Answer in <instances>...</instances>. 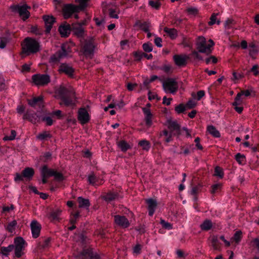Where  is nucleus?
Here are the masks:
<instances>
[{"mask_svg":"<svg viewBox=\"0 0 259 259\" xmlns=\"http://www.w3.org/2000/svg\"><path fill=\"white\" fill-rule=\"evenodd\" d=\"M58 96L61 100L60 105L66 106H74L75 105L76 97L74 90L70 88L60 87L57 91Z\"/></svg>","mask_w":259,"mask_h":259,"instance_id":"1","label":"nucleus"},{"mask_svg":"<svg viewBox=\"0 0 259 259\" xmlns=\"http://www.w3.org/2000/svg\"><path fill=\"white\" fill-rule=\"evenodd\" d=\"M39 42L35 39L27 37L24 39L22 46V52L26 55L35 54L40 51Z\"/></svg>","mask_w":259,"mask_h":259,"instance_id":"2","label":"nucleus"},{"mask_svg":"<svg viewBox=\"0 0 259 259\" xmlns=\"http://www.w3.org/2000/svg\"><path fill=\"white\" fill-rule=\"evenodd\" d=\"M214 45V43L212 39H209L207 41L204 37L200 36L198 38L196 42V49L200 53L208 54L211 53L210 48Z\"/></svg>","mask_w":259,"mask_h":259,"instance_id":"3","label":"nucleus"},{"mask_svg":"<svg viewBox=\"0 0 259 259\" xmlns=\"http://www.w3.org/2000/svg\"><path fill=\"white\" fill-rule=\"evenodd\" d=\"M97 46V44L92 37L86 39L82 44V51L87 57L92 58Z\"/></svg>","mask_w":259,"mask_h":259,"instance_id":"4","label":"nucleus"},{"mask_svg":"<svg viewBox=\"0 0 259 259\" xmlns=\"http://www.w3.org/2000/svg\"><path fill=\"white\" fill-rule=\"evenodd\" d=\"M162 87L166 93L175 94L178 89V84L176 80L172 78L165 79L162 82Z\"/></svg>","mask_w":259,"mask_h":259,"instance_id":"5","label":"nucleus"},{"mask_svg":"<svg viewBox=\"0 0 259 259\" xmlns=\"http://www.w3.org/2000/svg\"><path fill=\"white\" fill-rule=\"evenodd\" d=\"M33 82L37 86H46L51 81L50 76L46 74H36L32 76Z\"/></svg>","mask_w":259,"mask_h":259,"instance_id":"6","label":"nucleus"},{"mask_svg":"<svg viewBox=\"0 0 259 259\" xmlns=\"http://www.w3.org/2000/svg\"><path fill=\"white\" fill-rule=\"evenodd\" d=\"M34 174V171L32 168L26 167L22 170L21 174L16 173L14 178L15 182L23 181L24 179L30 180Z\"/></svg>","mask_w":259,"mask_h":259,"instance_id":"7","label":"nucleus"},{"mask_svg":"<svg viewBox=\"0 0 259 259\" xmlns=\"http://www.w3.org/2000/svg\"><path fill=\"white\" fill-rule=\"evenodd\" d=\"M15 255L19 258L23 254V250L25 248V240L21 237H16L14 239Z\"/></svg>","mask_w":259,"mask_h":259,"instance_id":"8","label":"nucleus"},{"mask_svg":"<svg viewBox=\"0 0 259 259\" xmlns=\"http://www.w3.org/2000/svg\"><path fill=\"white\" fill-rule=\"evenodd\" d=\"M30 8V7L26 4L22 6L18 5L14 7V10L18 11L20 16L23 20H25L29 17L30 13L28 11V9Z\"/></svg>","mask_w":259,"mask_h":259,"instance_id":"9","label":"nucleus"},{"mask_svg":"<svg viewBox=\"0 0 259 259\" xmlns=\"http://www.w3.org/2000/svg\"><path fill=\"white\" fill-rule=\"evenodd\" d=\"M79 11L77 6L71 4L66 5L63 9L64 17L65 19H68L73 13L77 12Z\"/></svg>","mask_w":259,"mask_h":259,"instance_id":"10","label":"nucleus"},{"mask_svg":"<svg viewBox=\"0 0 259 259\" xmlns=\"http://www.w3.org/2000/svg\"><path fill=\"white\" fill-rule=\"evenodd\" d=\"M69 52L70 51L69 50L66 49V46L65 45H63L61 47V50L51 57V60L53 61H59L60 59L66 57L68 55Z\"/></svg>","mask_w":259,"mask_h":259,"instance_id":"11","label":"nucleus"},{"mask_svg":"<svg viewBox=\"0 0 259 259\" xmlns=\"http://www.w3.org/2000/svg\"><path fill=\"white\" fill-rule=\"evenodd\" d=\"M77 118L82 124L87 123L90 119L89 114L84 108H80L78 110Z\"/></svg>","mask_w":259,"mask_h":259,"instance_id":"12","label":"nucleus"},{"mask_svg":"<svg viewBox=\"0 0 259 259\" xmlns=\"http://www.w3.org/2000/svg\"><path fill=\"white\" fill-rule=\"evenodd\" d=\"M82 259H101L99 255L92 248L84 249L81 253Z\"/></svg>","mask_w":259,"mask_h":259,"instance_id":"13","label":"nucleus"},{"mask_svg":"<svg viewBox=\"0 0 259 259\" xmlns=\"http://www.w3.org/2000/svg\"><path fill=\"white\" fill-rule=\"evenodd\" d=\"M30 228L32 237L34 238H37L41 230V226L40 224L36 220H33L30 224Z\"/></svg>","mask_w":259,"mask_h":259,"instance_id":"14","label":"nucleus"},{"mask_svg":"<svg viewBox=\"0 0 259 259\" xmlns=\"http://www.w3.org/2000/svg\"><path fill=\"white\" fill-rule=\"evenodd\" d=\"M46 26V31L49 33L51 31L52 25L55 22V18L53 16L44 15L42 17Z\"/></svg>","mask_w":259,"mask_h":259,"instance_id":"15","label":"nucleus"},{"mask_svg":"<svg viewBox=\"0 0 259 259\" xmlns=\"http://www.w3.org/2000/svg\"><path fill=\"white\" fill-rule=\"evenodd\" d=\"M189 59V56L186 55H176L174 56V61L176 64L179 66H185L187 61Z\"/></svg>","mask_w":259,"mask_h":259,"instance_id":"16","label":"nucleus"},{"mask_svg":"<svg viewBox=\"0 0 259 259\" xmlns=\"http://www.w3.org/2000/svg\"><path fill=\"white\" fill-rule=\"evenodd\" d=\"M114 221L117 225L123 228H127L130 226L129 221L124 216L115 215Z\"/></svg>","mask_w":259,"mask_h":259,"instance_id":"17","label":"nucleus"},{"mask_svg":"<svg viewBox=\"0 0 259 259\" xmlns=\"http://www.w3.org/2000/svg\"><path fill=\"white\" fill-rule=\"evenodd\" d=\"M142 110L145 115V121L146 125L148 128L151 126L152 124V117L153 115L151 113L150 110L147 108H143Z\"/></svg>","mask_w":259,"mask_h":259,"instance_id":"18","label":"nucleus"},{"mask_svg":"<svg viewBox=\"0 0 259 259\" xmlns=\"http://www.w3.org/2000/svg\"><path fill=\"white\" fill-rule=\"evenodd\" d=\"M167 127L170 130L169 132L173 133V134L179 135L180 134V126L176 121L172 120L168 121Z\"/></svg>","mask_w":259,"mask_h":259,"instance_id":"19","label":"nucleus"},{"mask_svg":"<svg viewBox=\"0 0 259 259\" xmlns=\"http://www.w3.org/2000/svg\"><path fill=\"white\" fill-rule=\"evenodd\" d=\"M88 181L90 184L94 186H99L103 183V180L97 177L94 173L88 176Z\"/></svg>","mask_w":259,"mask_h":259,"instance_id":"20","label":"nucleus"},{"mask_svg":"<svg viewBox=\"0 0 259 259\" xmlns=\"http://www.w3.org/2000/svg\"><path fill=\"white\" fill-rule=\"evenodd\" d=\"M146 202L148 204V209L149 215L152 216L155 212V210L157 206L156 201L153 199H149L146 200Z\"/></svg>","mask_w":259,"mask_h":259,"instance_id":"21","label":"nucleus"},{"mask_svg":"<svg viewBox=\"0 0 259 259\" xmlns=\"http://www.w3.org/2000/svg\"><path fill=\"white\" fill-rule=\"evenodd\" d=\"M60 72H63L69 76H72L74 72L73 69L66 64H62L60 65L59 69Z\"/></svg>","mask_w":259,"mask_h":259,"instance_id":"22","label":"nucleus"},{"mask_svg":"<svg viewBox=\"0 0 259 259\" xmlns=\"http://www.w3.org/2000/svg\"><path fill=\"white\" fill-rule=\"evenodd\" d=\"M134 27L139 28L145 32H148L150 24L146 22H142L140 20H137L134 25Z\"/></svg>","mask_w":259,"mask_h":259,"instance_id":"23","label":"nucleus"},{"mask_svg":"<svg viewBox=\"0 0 259 259\" xmlns=\"http://www.w3.org/2000/svg\"><path fill=\"white\" fill-rule=\"evenodd\" d=\"M59 31L61 36H68L70 32V26L68 24L61 25L59 28Z\"/></svg>","mask_w":259,"mask_h":259,"instance_id":"24","label":"nucleus"},{"mask_svg":"<svg viewBox=\"0 0 259 259\" xmlns=\"http://www.w3.org/2000/svg\"><path fill=\"white\" fill-rule=\"evenodd\" d=\"M163 30L172 39H176L178 36V31L175 28H169L166 27L164 28Z\"/></svg>","mask_w":259,"mask_h":259,"instance_id":"25","label":"nucleus"},{"mask_svg":"<svg viewBox=\"0 0 259 259\" xmlns=\"http://www.w3.org/2000/svg\"><path fill=\"white\" fill-rule=\"evenodd\" d=\"M52 135L49 131H43L36 136V139L40 141H45L51 138Z\"/></svg>","mask_w":259,"mask_h":259,"instance_id":"26","label":"nucleus"},{"mask_svg":"<svg viewBox=\"0 0 259 259\" xmlns=\"http://www.w3.org/2000/svg\"><path fill=\"white\" fill-rule=\"evenodd\" d=\"M14 249V246L13 244L9 245L7 247L2 246L0 248V253L7 256L9 253Z\"/></svg>","mask_w":259,"mask_h":259,"instance_id":"27","label":"nucleus"},{"mask_svg":"<svg viewBox=\"0 0 259 259\" xmlns=\"http://www.w3.org/2000/svg\"><path fill=\"white\" fill-rule=\"evenodd\" d=\"M77 201L79 204V207L88 208L90 205V203L88 199H84L81 197H79L77 198Z\"/></svg>","mask_w":259,"mask_h":259,"instance_id":"28","label":"nucleus"},{"mask_svg":"<svg viewBox=\"0 0 259 259\" xmlns=\"http://www.w3.org/2000/svg\"><path fill=\"white\" fill-rule=\"evenodd\" d=\"M212 227V223L209 220H205L200 225V227L202 231H208Z\"/></svg>","mask_w":259,"mask_h":259,"instance_id":"29","label":"nucleus"},{"mask_svg":"<svg viewBox=\"0 0 259 259\" xmlns=\"http://www.w3.org/2000/svg\"><path fill=\"white\" fill-rule=\"evenodd\" d=\"M173 133L168 132L166 130H164L160 133L161 137H164V141L166 143H169L172 141V135Z\"/></svg>","mask_w":259,"mask_h":259,"instance_id":"30","label":"nucleus"},{"mask_svg":"<svg viewBox=\"0 0 259 259\" xmlns=\"http://www.w3.org/2000/svg\"><path fill=\"white\" fill-rule=\"evenodd\" d=\"M117 198L118 194L117 193L112 192H110L103 196L104 199L107 202L114 200Z\"/></svg>","mask_w":259,"mask_h":259,"instance_id":"31","label":"nucleus"},{"mask_svg":"<svg viewBox=\"0 0 259 259\" xmlns=\"http://www.w3.org/2000/svg\"><path fill=\"white\" fill-rule=\"evenodd\" d=\"M54 170L48 169L46 166H44L41 170V177L53 176Z\"/></svg>","mask_w":259,"mask_h":259,"instance_id":"32","label":"nucleus"},{"mask_svg":"<svg viewBox=\"0 0 259 259\" xmlns=\"http://www.w3.org/2000/svg\"><path fill=\"white\" fill-rule=\"evenodd\" d=\"M207 131L214 137L218 138L220 137L219 132L212 125H210L207 127Z\"/></svg>","mask_w":259,"mask_h":259,"instance_id":"33","label":"nucleus"},{"mask_svg":"<svg viewBox=\"0 0 259 259\" xmlns=\"http://www.w3.org/2000/svg\"><path fill=\"white\" fill-rule=\"evenodd\" d=\"M118 146L120 148L121 150L123 152L126 151L131 148L130 145L125 141H120L117 143Z\"/></svg>","mask_w":259,"mask_h":259,"instance_id":"34","label":"nucleus"},{"mask_svg":"<svg viewBox=\"0 0 259 259\" xmlns=\"http://www.w3.org/2000/svg\"><path fill=\"white\" fill-rule=\"evenodd\" d=\"M211 246L214 250H220V246L218 242V237L213 236L211 238Z\"/></svg>","mask_w":259,"mask_h":259,"instance_id":"35","label":"nucleus"},{"mask_svg":"<svg viewBox=\"0 0 259 259\" xmlns=\"http://www.w3.org/2000/svg\"><path fill=\"white\" fill-rule=\"evenodd\" d=\"M42 101V97L41 96L33 98L31 100L28 101V104L32 107L35 106L39 102L41 103Z\"/></svg>","mask_w":259,"mask_h":259,"instance_id":"36","label":"nucleus"},{"mask_svg":"<svg viewBox=\"0 0 259 259\" xmlns=\"http://www.w3.org/2000/svg\"><path fill=\"white\" fill-rule=\"evenodd\" d=\"M17 224V223L16 221L13 220V221L8 223L6 227V230L9 232L13 233L15 230Z\"/></svg>","mask_w":259,"mask_h":259,"instance_id":"37","label":"nucleus"},{"mask_svg":"<svg viewBox=\"0 0 259 259\" xmlns=\"http://www.w3.org/2000/svg\"><path fill=\"white\" fill-rule=\"evenodd\" d=\"M62 210L61 209H58L54 211H53L51 214L50 216L52 218L53 220H59L60 219V215H61Z\"/></svg>","mask_w":259,"mask_h":259,"instance_id":"38","label":"nucleus"},{"mask_svg":"<svg viewBox=\"0 0 259 259\" xmlns=\"http://www.w3.org/2000/svg\"><path fill=\"white\" fill-rule=\"evenodd\" d=\"M89 0H75L76 2L79 4L77 6L80 11L84 10L87 6V3Z\"/></svg>","mask_w":259,"mask_h":259,"instance_id":"39","label":"nucleus"},{"mask_svg":"<svg viewBox=\"0 0 259 259\" xmlns=\"http://www.w3.org/2000/svg\"><path fill=\"white\" fill-rule=\"evenodd\" d=\"M74 33L78 37H82L84 35V29L81 26H79L76 27H74Z\"/></svg>","mask_w":259,"mask_h":259,"instance_id":"40","label":"nucleus"},{"mask_svg":"<svg viewBox=\"0 0 259 259\" xmlns=\"http://www.w3.org/2000/svg\"><path fill=\"white\" fill-rule=\"evenodd\" d=\"M139 145L142 147L143 150L148 151L150 147V144L149 141L144 140L139 142Z\"/></svg>","mask_w":259,"mask_h":259,"instance_id":"41","label":"nucleus"},{"mask_svg":"<svg viewBox=\"0 0 259 259\" xmlns=\"http://www.w3.org/2000/svg\"><path fill=\"white\" fill-rule=\"evenodd\" d=\"M35 116H36V114L26 113L24 115L23 119H28L31 122L35 123L36 120V118H35Z\"/></svg>","mask_w":259,"mask_h":259,"instance_id":"42","label":"nucleus"},{"mask_svg":"<svg viewBox=\"0 0 259 259\" xmlns=\"http://www.w3.org/2000/svg\"><path fill=\"white\" fill-rule=\"evenodd\" d=\"M249 55L252 57L257 54V50L254 43H251L249 45Z\"/></svg>","mask_w":259,"mask_h":259,"instance_id":"43","label":"nucleus"},{"mask_svg":"<svg viewBox=\"0 0 259 259\" xmlns=\"http://www.w3.org/2000/svg\"><path fill=\"white\" fill-rule=\"evenodd\" d=\"M242 238V232L241 231H237L232 238V240L236 243H238Z\"/></svg>","mask_w":259,"mask_h":259,"instance_id":"44","label":"nucleus"},{"mask_svg":"<svg viewBox=\"0 0 259 259\" xmlns=\"http://www.w3.org/2000/svg\"><path fill=\"white\" fill-rule=\"evenodd\" d=\"M235 159L236 161L240 164H243L245 161V157L244 155L241 154L240 153H237L235 155Z\"/></svg>","mask_w":259,"mask_h":259,"instance_id":"45","label":"nucleus"},{"mask_svg":"<svg viewBox=\"0 0 259 259\" xmlns=\"http://www.w3.org/2000/svg\"><path fill=\"white\" fill-rule=\"evenodd\" d=\"M149 5L152 8L156 10H158L160 8L161 4L158 1H154L151 0L149 2Z\"/></svg>","mask_w":259,"mask_h":259,"instance_id":"46","label":"nucleus"},{"mask_svg":"<svg viewBox=\"0 0 259 259\" xmlns=\"http://www.w3.org/2000/svg\"><path fill=\"white\" fill-rule=\"evenodd\" d=\"M16 136V132L15 130L11 131V135L10 136H6L3 138L4 141H12L15 139Z\"/></svg>","mask_w":259,"mask_h":259,"instance_id":"47","label":"nucleus"},{"mask_svg":"<svg viewBox=\"0 0 259 259\" xmlns=\"http://www.w3.org/2000/svg\"><path fill=\"white\" fill-rule=\"evenodd\" d=\"M243 98L238 93L235 99V101L233 103V106H238L241 104L243 102Z\"/></svg>","mask_w":259,"mask_h":259,"instance_id":"48","label":"nucleus"},{"mask_svg":"<svg viewBox=\"0 0 259 259\" xmlns=\"http://www.w3.org/2000/svg\"><path fill=\"white\" fill-rule=\"evenodd\" d=\"M222 188V184L221 183L216 184L213 185L211 186V189L210 190V192L212 194H214L217 192L218 191L220 190Z\"/></svg>","mask_w":259,"mask_h":259,"instance_id":"49","label":"nucleus"},{"mask_svg":"<svg viewBox=\"0 0 259 259\" xmlns=\"http://www.w3.org/2000/svg\"><path fill=\"white\" fill-rule=\"evenodd\" d=\"M214 175L218 176V177H220V178H222L224 176V173H223L222 169L219 166H217L214 169Z\"/></svg>","mask_w":259,"mask_h":259,"instance_id":"50","label":"nucleus"},{"mask_svg":"<svg viewBox=\"0 0 259 259\" xmlns=\"http://www.w3.org/2000/svg\"><path fill=\"white\" fill-rule=\"evenodd\" d=\"M8 42V39L6 37H0V49H4L7 44Z\"/></svg>","mask_w":259,"mask_h":259,"instance_id":"51","label":"nucleus"},{"mask_svg":"<svg viewBox=\"0 0 259 259\" xmlns=\"http://www.w3.org/2000/svg\"><path fill=\"white\" fill-rule=\"evenodd\" d=\"M79 216V212H76L74 213H71V218L70 220V222L71 224H74L76 222L77 219L78 218Z\"/></svg>","mask_w":259,"mask_h":259,"instance_id":"52","label":"nucleus"},{"mask_svg":"<svg viewBox=\"0 0 259 259\" xmlns=\"http://www.w3.org/2000/svg\"><path fill=\"white\" fill-rule=\"evenodd\" d=\"M54 174L53 176H54L55 179L58 181H62L64 180V177L63 175L57 171L54 170L53 172Z\"/></svg>","mask_w":259,"mask_h":259,"instance_id":"53","label":"nucleus"},{"mask_svg":"<svg viewBox=\"0 0 259 259\" xmlns=\"http://www.w3.org/2000/svg\"><path fill=\"white\" fill-rule=\"evenodd\" d=\"M142 47L144 51L146 52H151L152 51V46L150 43H145Z\"/></svg>","mask_w":259,"mask_h":259,"instance_id":"54","label":"nucleus"},{"mask_svg":"<svg viewBox=\"0 0 259 259\" xmlns=\"http://www.w3.org/2000/svg\"><path fill=\"white\" fill-rule=\"evenodd\" d=\"M219 13H213L212 14L210 18V21L208 22L209 25H212L216 23L217 20V16L219 15Z\"/></svg>","mask_w":259,"mask_h":259,"instance_id":"55","label":"nucleus"},{"mask_svg":"<svg viewBox=\"0 0 259 259\" xmlns=\"http://www.w3.org/2000/svg\"><path fill=\"white\" fill-rule=\"evenodd\" d=\"M185 110L186 107L183 104H180L175 107L176 111L179 114L183 112Z\"/></svg>","mask_w":259,"mask_h":259,"instance_id":"56","label":"nucleus"},{"mask_svg":"<svg viewBox=\"0 0 259 259\" xmlns=\"http://www.w3.org/2000/svg\"><path fill=\"white\" fill-rule=\"evenodd\" d=\"M160 223H161V224L162 225L163 228H164L166 229L170 230L172 228V225L171 224H170L169 223L166 222L163 220H161Z\"/></svg>","mask_w":259,"mask_h":259,"instance_id":"57","label":"nucleus"},{"mask_svg":"<svg viewBox=\"0 0 259 259\" xmlns=\"http://www.w3.org/2000/svg\"><path fill=\"white\" fill-rule=\"evenodd\" d=\"M186 11L189 15H195L198 13V10L193 7H190L187 9Z\"/></svg>","mask_w":259,"mask_h":259,"instance_id":"58","label":"nucleus"},{"mask_svg":"<svg viewBox=\"0 0 259 259\" xmlns=\"http://www.w3.org/2000/svg\"><path fill=\"white\" fill-rule=\"evenodd\" d=\"M161 69L166 73H169L172 72V67L170 65H163Z\"/></svg>","mask_w":259,"mask_h":259,"instance_id":"59","label":"nucleus"},{"mask_svg":"<svg viewBox=\"0 0 259 259\" xmlns=\"http://www.w3.org/2000/svg\"><path fill=\"white\" fill-rule=\"evenodd\" d=\"M134 55L136 60L138 61H140L143 57V52L142 51L135 52Z\"/></svg>","mask_w":259,"mask_h":259,"instance_id":"60","label":"nucleus"},{"mask_svg":"<svg viewBox=\"0 0 259 259\" xmlns=\"http://www.w3.org/2000/svg\"><path fill=\"white\" fill-rule=\"evenodd\" d=\"M218 61V59L216 57L214 56H211L209 58H208L206 59L205 62L207 64H209L210 62H212V63H216Z\"/></svg>","mask_w":259,"mask_h":259,"instance_id":"61","label":"nucleus"},{"mask_svg":"<svg viewBox=\"0 0 259 259\" xmlns=\"http://www.w3.org/2000/svg\"><path fill=\"white\" fill-rule=\"evenodd\" d=\"M252 246L256 247L259 251V238H256L253 239L251 242Z\"/></svg>","mask_w":259,"mask_h":259,"instance_id":"62","label":"nucleus"},{"mask_svg":"<svg viewBox=\"0 0 259 259\" xmlns=\"http://www.w3.org/2000/svg\"><path fill=\"white\" fill-rule=\"evenodd\" d=\"M154 43L155 45L158 47H161L162 45V39L159 37H155L154 39Z\"/></svg>","mask_w":259,"mask_h":259,"instance_id":"63","label":"nucleus"},{"mask_svg":"<svg viewBox=\"0 0 259 259\" xmlns=\"http://www.w3.org/2000/svg\"><path fill=\"white\" fill-rule=\"evenodd\" d=\"M234 20L233 19H228L225 23V27L226 29H229L231 25L233 24Z\"/></svg>","mask_w":259,"mask_h":259,"instance_id":"64","label":"nucleus"}]
</instances>
